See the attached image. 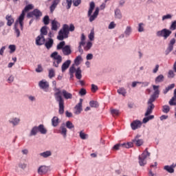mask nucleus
Listing matches in <instances>:
<instances>
[{"label": "nucleus", "instance_id": "a878e982", "mask_svg": "<svg viewBox=\"0 0 176 176\" xmlns=\"http://www.w3.org/2000/svg\"><path fill=\"white\" fill-rule=\"evenodd\" d=\"M38 126H34L32 130L30 131L29 137H32V135H36V134H38Z\"/></svg>", "mask_w": 176, "mask_h": 176}, {"label": "nucleus", "instance_id": "58836bf2", "mask_svg": "<svg viewBox=\"0 0 176 176\" xmlns=\"http://www.w3.org/2000/svg\"><path fill=\"white\" fill-rule=\"evenodd\" d=\"M65 126L67 129H69V130L75 128V125H74V124L71 121H67Z\"/></svg>", "mask_w": 176, "mask_h": 176}, {"label": "nucleus", "instance_id": "338daca9", "mask_svg": "<svg viewBox=\"0 0 176 176\" xmlns=\"http://www.w3.org/2000/svg\"><path fill=\"white\" fill-rule=\"evenodd\" d=\"M14 33L16 35V38L20 37V30L19 28H14Z\"/></svg>", "mask_w": 176, "mask_h": 176}, {"label": "nucleus", "instance_id": "a211bd4d", "mask_svg": "<svg viewBox=\"0 0 176 176\" xmlns=\"http://www.w3.org/2000/svg\"><path fill=\"white\" fill-rule=\"evenodd\" d=\"M58 25H60L58 21H56V19L52 20L51 22V30L52 31H57V30H58Z\"/></svg>", "mask_w": 176, "mask_h": 176}, {"label": "nucleus", "instance_id": "5701e85b", "mask_svg": "<svg viewBox=\"0 0 176 176\" xmlns=\"http://www.w3.org/2000/svg\"><path fill=\"white\" fill-rule=\"evenodd\" d=\"M60 134L63 138H67V128H65V124L63 123L60 126Z\"/></svg>", "mask_w": 176, "mask_h": 176}, {"label": "nucleus", "instance_id": "4d7b16f0", "mask_svg": "<svg viewBox=\"0 0 176 176\" xmlns=\"http://www.w3.org/2000/svg\"><path fill=\"white\" fill-rule=\"evenodd\" d=\"M82 3V0H73L74 6H79Z\"/></svg>", "mask_w": 176, "mask_h": 176}, {"label": "nucleus", "instance_id": "e433bc0d", "mask_svg": "<svg viewBox=\"0 0 176 176\" xmlns=\"http://www.w3.org/2000/svg\"><path fill=\"white\" fill-rule=\"evenodd\" d=\"M40 156H42L43 157H49V156H52V151H47L45 152H43L41 153H40Z\"/></svg>", "mask_w": 176, "mask_h": 176}, {"label": "nucleus", "instance_id": "423d86ee", "mask_svg": "<svg viewBox=\"0 0 176 176\" xmlns=\"http://www.w3.org/2000/svg\"><path fill=\"white\" fill-rule=\"evenodd\" d=\"M173 34V32L169 29L164 28L162 30H159L156 32V35L159 37H162L164 39H167L170 35Z\"/></svg>", "mask_w": 176, "mask_h": 176}, {"label": "nucleus", "instance_id": "c03bdc74", "mask_svg": "<svg viewBox=\"0 0 176 176\" xmlns=\"http://www.w3.org/2000/svg\"><path fill=\"white\" fill-rule=\"evenodd\" d=\"M169 30L170 31H175V30H176V20L172 21L171 25L169 28Z\"/></svg>", "mask_w": 176, "mask_h": 176}, {"label": "nucleus", "instance_id": "cd10ccee", "mask_svg": "<svg viewBox=\"0 0 176 176\" xmlns=\"http://www.w3.org/2000/svg\"><path fill=\"white\" fill-rule=\"evenodd\" d=\"M75 76L76 79H78V80L82 79V69H80V67H78L76 69Z\"/></svg>", "mask_w": 176, "mask_h": 176}, {"label": "nucleus", "instance_id": "bf43d9fd", "mask_svg": "<svg viewBox=\"0 0 176 176\" xmlns=\"http://www.w3.org/2000/svg\"><path fill=\"white\" fill-rule=\"evenodd\" d=\"M126 144V149H129V148H133L134 146V142H128Z\"/></svg>", "mask_w": 176, "mask_h": 176}, {"label": "nucleus", "instance_id": "2eb2a0df", "mask_svg": "<svg viewBox=\"0 0 176 176\" xmlns=\"http://www.w3.org/2000/svg\"><path fill=\"white\" fill-rule=\"evenodd\" d=\"M175 167L176 164L174 165V164L170 166L166 165L164 167V170H165L166 171H167V173H169L170 174H173V173H174L175 171L174 168H175Z\"/></svg>", "mask_w": 176, "mask_h": 176}, {"label": "nucleus", "instance_id": "864d4df0", "mask_svg": "<svg viewBox=\"0 0 176 176\" xmlns=\"http://www.w3.org/2000/svg\"><path fill=\"white\" fill-rule=\"evenodd\" d=\"M8 49H10V53H14L16 52V46L14 45H10Z\"/></svg>", "mask_w": 176, "mask_h": 176}, {"label": "nucleus", "instance_id": "39448f33", "mask_svg": "<svg viewBox=\"0 0 176 176\" xmlns=\"http://www.w3.org/2000/svg\"><path fill=\"white\" fill-rule=\"evenodd\" d=\"M148 156H151V153L148 151V148H146L142 155L138 157L139 164L141 167H144V166L146 164V160H145V159H146Z\"/></svg>", "mask_w": 176, "mask_h": 176}, {"label": "nucleus", "instance_id": "b1692460", "mask_svg": "<svg viewBox=\"0 0 176 176\" xmlns=\"http://www.w3.org/2000/svg\"><path fill=\"white\" fill-rule=\"evenodd\" d=\"M54 60H56V62H54L53 66L56 68H58V64H60L61 61H63V57L61 56V55H58V56L56 57Z\"/></svg>", "mask_w": 176, "mask_h": 176}, {"label": "nucleus", "instance_id": "a19ab883", "mask_svg": "<svg viewBox=\"0 0 176 176\" xmlns=\"http://www.w3.org/2000/svg\"><path fill=\"white\" fill-rule=\"evenodd\" d=\"M162 112H164V113H168V112H170V106L164 105L162 107Z\"/></svg>", "mask_w": 176, "mask_h": 176}, {"label": "nucleus", "instance_id": "f3484780", "mask_svg": "<svg viewBox=\"0 0 176 176\" xmlns=\"http://www.w3.org/2000/svg\"><path fill=\"white\" fill-rule=\"evenodd\" d=\"M49 171V166H46L45 165L41 166L38 169V174H46Z\"/></svg>", "mask_w": 176, "mask_h": 176}, {"label": "nucleus", "instance_id": "c9c22d12", "mask_svg": "<svg viewBox=\"0 0 176 176\" xmlns=\"http://www.w3.org/2000/svg\"><path fill=\"white\" fill-rule=\"evenodd\" d=\"M43 23L45 25H49V23H50V18L49 17V15H45L43 18Z\"/></svg>", "mask_w": 176, "mask_h": 176}, {"label": "nucleus", "instance_id": "0eeeda50", "mask_svg": "<svg viewBox=\"0 0 176 176\" xmlns=\"http://www.w3.org/2000/svg\"><path fill=\"white\" fill-rule=\"evenodd\" d=\"M35 17L36 20H39L41 17H42V12L38 8H35L33 11L30 12L27 14L28 19H31L32 17Z\"/></svg>", "mask_w": 176, "mask_h": 176}, {"label": "nucleus", "instance_id": "7c9ffc66", "mask_svg": "<svg viewBox=\"0 0 176 176\" xmlns=\"http://www.w3.org/2000/svg\"><path fill=\"white\" fill-rule=\"evenodd\" d=\"M89 106L91 108H98V107H100V104L97 100H91L89 102Z\"/></svg>", "mask_w": 176, "mask_h": 176}, {"label": "nucleus", "instance_id": "1a4fd4ad", "mask_svg": "<svg viewBox=\"0 0 176 176\" xmlns=\"http://www.w3.org/2000/svg\"><path fill=\"white\" fill-rule=\"evenodd\" d=\"M142 124V122L140 120H136L133 121L131 123V127L132 130H137V129H140Z\"/></svg>", "mask_w": 176, "mask_h": 176}, {"label": "nucleus", "instance_id": "aec40b11", "mask_svg": "<svg viewBox=\"0 0 176 176\" xmlns=\"http://www.w3.org/2000/svg\"><path fill=\"white\" fill-rule=\"evenodd\" d=\"M60 1L58 0H54L52 5L50 7V12L53 13L54 10H56V8H57V6L58 5Z\"/></svg>", "mask_w": 176, "mask_h": 176}, {"label": "nucleus", "instance_id": "69168bd1", "mask_svg": "<svg viewBox=\"0 0 176 176\" xmlns=\"http://www.w3.org/2000/svg\"><path fill=\"white\" fill-rule=\"evenodd\" d=\"M142 25H144V23H139V25H138V32H143L144 27Z\"/></svg>", "mask_w": 176, "mask_h": 176}, {"label": "nucleus", "instance_id": "09e8293b", "mask_svg": "<svg viewBox=\"0 0 176 176\" xmlns=\"http://www.w3.org/2000/svg\"><path fill=\"white\" fill-rule=\"evenodd\" d=\"M111 115H113V116H119V110L116 109H113L111 110Z\"/></svg>", "mask_w": 176, "mask_h": 176}, {"label": "nucleus", "instance_id": "6ab92c4d", "mask_svg": "<svg viewBox=\"0 0 176 176\" xmlns=\"http://www.w3.org/2000/svg\"><path fill=\"white\" fill-rule=\"evenodd\" d=\"M6 20H7V25H8V27H12V25L14 23V19H13L12 15H6Z\"/></svg>", "mask_w": 176, "mask_h": 176}, {"label": "nucleus", "instance_id": "9b49d317", "mask_svg": "<svg viewBox=\"0 0 176 176\" xmlns=\"http://www.w3.org/2000/svg\"><path fill=\"white\" fill-rule=\"evenodd\" d=\"M32 9H34V6L32 4H28L25 6L20 16L22 17H25V13H27V12H30V10H32Z\"/></svg>", "mask_w": 176, "mask_h": 176}, {"label": "nucleus", "instance_id": "6e6d98bb", "mask_svg": "<svg viewBox=\"0 0 176 176\" xmlns=\"http://www.w3.org/2000/svg\"><path fill=\"white\" fill-rule=\"evenodd\" d=\"M125 35H130L131 34V27L127 26L125 31H124Z\"/></svg>", "mask_w": 176, "mask_h": 176}, {"label": "nucleus", "instance_id": "5fc2aeb1", "mask_svg": "<svg viewBox=\"0 0 176 176\" xmlns=\"http://www.w3.org/2000/svg\"><path fill=\"white\" fill-rule=\"evenodd\" d=\"M175 42H176V40L175 38H171L168 46H170V47L174 48V45H175Z\"/></svg>", "mask_w": 176, "mask_h": 176}, {"label": "nucleus", "instance_id": "8fccbe9b", "mask_svg": "<svg viewBox=\"0 0 176 176\" xmlns=\"http://www.w3.org/2000/svg\"><path fill=\"white\" fill-rule=\"evenodd\" d=\"M76 72V68H75V65H72L69 69V74H75Z\"/></svg>", "mask_w": 176, "mask_h": 176}, {"label": "nucleus", "instance_id": "f03ea898", "mask_svg": "<svg viewBox=\"0 0 176 176\" xmlns=\"http://www.w3.org/2000/svg\"><path fill=\"white\" fill-rule=\"evenodd\" d=\"M75 31V25L71 23L69 25L68 24H64L62 29L58 32V35L57 36V39L58 41H64L66 38H68L70 32H74Z\"/></svg>", "mask_w": 176, "mask_h": 176}, {"label": "nucleus", "instance_id": "4c0bfd02", "mask_svg": "<svg viewBox=\"0 0 176 176\" xmlns=\"http://www.w3.org/2000/svg\"><path fill=\"white\" fill-rule=\"evenodd\" d=\"M40 32L41 35H47V26L44 25L43 26L41 30H40Z\"/></svg>", "mask_w": 176, "mask_h": 176}, {"label": "nucleus", "instance_id": "79ce46f5", "mask_svg": "<svg viewBox=\"0 0 176 176\" xmlns=\"http://www.w3.org/2000/svg\"><path fill=\"white\" fill-rule=\"evenodd\" d=\"M173 50H174V48L168 45V47L165 50V56H168Z\"/></svg>", "mask_w": 176, "mask_h": 176}, {"label": "nucleus", "instance_id": "0e129e2a", "mask_svg": "<svg viewBox=\"0 0 176 176\" xmlns=\"http://www.w3.org/2000/svg\"><path fill=\"white\" fill-rule=\"evenodd\" d=\"M115 27H116V24L115 23V22L112 21L109 23L108 28L109 30H113Z\"/></svg>", "mask_w": 176, "mask_h": 176}, {"label": "nucleus", "instance_id": "72a5a7b5", "mask_svg": "<svg viewBox=\"0 0 176 176\" xmlns=\"http://www.w3.org/2000/svg\"><path fill=\"white\" fill-rule=\"evenodd\" d=\"M24 19H25V16H21L20 15L19 25L21 31H23L24 30Z\"/></svg>", "mask_w": 176, "mask_h": 176}, {"label": "nucleus", "instance_id": "680f3d73", "mask_svg": "<svg viewBox=\"0 0 176 176\" xmlns=\"http://www.w3.org/2000/svg\"><path fill=\"white\" fill-rule=\"evenodd\" d=\"M43 72V68L42 65H38L37 68L36 69V72L41 73Z\"/></svg>", "mask_w": 176, "mask_h": 176}, {"label": "nucleus", "instance_id": "774afa93", "mask_svg": "<svg viewBox=\"0 0 176 176\" xmlns=\"http://www.w3.org/2000/svg\"><path fill=\"white\" fill-rule=\"evenodd\" d=\"M87 135L82 131L80 132V138L81 140H86Z\"/></svg>", "mask_w": 176, "mask_h": 176}, {"label": "nucleus", "instance_id": "603ef678", "mask_svg": "<svg viewBox=\"0 0 176 176\" xmlns=\"http://www.w3.org/2000/svg\"><path fill=\"white\" fill-rule=\"evenodd\" d=\"M173 19V15L170 14H168L164 15L162 16V21H164V20H168V19Z\"/></svg>", "mask_w": 176, "mask_h": 176}, {"label": "nucleus", "instance_id": "e2e57ef3", "mask_svg": "<svg viewBox=\"0 0 176 176\" xmlns=\"http://www.w3.org/2000/svg\"><path fill=\"white\" fill-rule=\"evenodd\" d=\"M175 76V74H174V71L173 70H169L168 73V78H174Z\"/></svg>", "mask_w": 176, "mask_h": 176}, {"label": "nucleus", "instance_id": "c756f323", "mask_svg": "<svg viewBox=\"0 0 176 176\" xmlns=\"http://www.w3.org/2000/svg\"><path fill=\"white\" fill-rule=\"evenodd\" d=\"M155 83H162V82H164V76L163 74H160L155 79Z\"/></svg>", "mask_w": 176, "mask_h": 176}, {"label": "nucleus", "instance_id": "37998d69", "mask_svg": "<svg viewBox=\"0 0 176 176\" xmlns=\"http://www.w3.org/2000/svg\"><path fill=\"white\" fill-rule=\"evenodd\" d=\"M92 46H93V43H91V41H88L87 43V45L84 47V49H85V50H90V49H91Z\"/></svg>", "mask_w": 176, "mask_h": 176}, {"label": "nucleus", "instance_id": "4468645a", "mask_svg": "<svg viewBox=\"0 0 176 176\" xmlns=\"http://www.w3.org/2000/svg\"><path fill=\"white\" fill-rule=\"evenodd\" d=\"M151 113H149L148 115H146V112L144 113L145 118H143L142 120V123L144 124L148 123L149 120H153V119H155V116L151 115Z\"/></svg>", "mask_w": 176, "mask_h": 176}, {"label": "nucleus", "instance_id": "9d476101", "mask_svg": "<svg viewBox=\"0 0 176 176\" xmlns=\"http://www.w3.org/2000/svg\"><path fill=\"white\" fill-rule=\"evenodd\" d=\"M141 137V135H137L134 139L132 140L133 142H135L136 146H141L144 145V140L138 139Z\"/></svg>", "mask_w": 176, "mask_h": 176}, {"label": "nucleus", "instance_id": "de8ad7c7", "mask_svg": "<svg viewBox=\"0 0 176 176\" xmlns=\"http://www.w3.org/2000/svg\"><path fill=\"white\" fill-rule=\"evenodd\" d=\"M118 94H121L122 96H123L124 97V96H126V89H124V88H120L119 89H118Z\"/></svg>", "mask_w": 176, "mask_h": 176}, {"label": "nucleus", "instance_id": "dca6fc26", "mask_svg": "<svg viewBox=\"0 0 176 176\" xmlns=\"http://www.w3.org/2000/svg\"><path fill=\"white\" fill-rule=\"evenodd\" d=\"M71 60H67L65 63H63L61 66L62 72H65L68 68H69V65H71Z\"/></svg>", "mask_w": 176, "mask_h": 176}, {"label": "nucleus", "instance_id": "2f4dec72", "mask_svg": "<svg viewBox=\"0 0 176 176\" xmlns=\"http://www.w3.org/2000/svg\"><path fill=\"white\" fill-rule=\"evenodd\" d=\"M39 86L41 87V89H47L49 87V83L47 81L41 80L39 82Z\"/></svg>", "mask_w": 176, "mask_h": 176}, {"label": "nucleus", "instance_id": "c85d7f7f", "mask_svg": "<svg viewBox=\"0 0 176 176\" xmlns=\"http://www.w3.org/2000/svg\"><path fill=\"white\" fill-rule=\"evenodd\" d=\"M114 13H115L116 19H118L119 20H120L122 19V12H120V9L116 8L114 10Z\"/></svg>", "mask_w": 176, "mask_h": 176}, {"label": "nucleus", "instance_id": "13d9d810", "mask_svg": "<svg viewBox=\"0 0 176 176\" xmlns=\"http://www.w3.org/2000/svg\"><path fill=\"white\" fill-rule=\"evenodd\" d=\"M88 38H89V41H94V31H91L90 34L88 36Z\"/></svg>", "mask_w": 176, "mask_h": 176}, {"label": "nucleus", "instance_id": "f704fd0d", "mask_svg": "<svg viewBox=\"0 0 176 176\" xmlns=\"http://www.w3.org/2000/svg\"><path fill=\"white\" fill-rule=\"evenodd\" d=\"M66 46L65 45V41H60L56 46V50H63L64 47Z\"/></svg>", "mask_w": 176, "mask_h": 176}, {"label": "nucleus", "instance_id": "393cba45", "mask_svg": "<svg viewBox=\"0 0 176 176\" xmlns=\"http://www.w3.org/2000/svg\"><path fill=\"white\" fill-rule=\"evenodd\" d=\"M58 123H60V119H58V117H53V118L52 119V124L53 127H57L58 126Z\"/></svg>", "mask_w": 176, "mask_h": 176}, {"label": "nucleus", "instance_id": "ea45409f", "mask_svg": "<svg viewBox=\"0 0 176 176\" xmlns=\"http://www.w3.org/2000/svg\"><path fill=\"white\" fill-rule=\"evenodd\" d=\"M82 56L78 55V56H76V58L74 59V64H76V65H80V61H82Z\"/></svg>", "mask_w": 176, "mask_h": 176}, {"label": "nucleus", "instance_id": "052dcab7", "mask_svg": "<svg viewBox=\"0 0 176 176\" xmlns=\"http://www.w3.org/2000/svg\"><path fill=\"white\" fill-rule=\"evenodd\" d=\"M91 90L93 93H96V91H97V90H98V87L94 84H92Z\"/></svg>", "mask_w": 176, "mask_h": 176}, {"label": "nucleus", "instance_id": "7ed1b4c3", "mask_svg": "<svg viewBox=\"0 0 176 176\" xmlns=\"http://www.w3.org/2000/svg\"><path fill=\"white\" fill-rule=\"evenodd\" d=\"M95 8L96 3L94 1H91L89 3V8L87 13V16L89 17L90 23H93V21L96 20V17L98 16V14L100 13V8L98 7L95 9V11L93 13V10H94Z\"/></svg>", "mask_w": 176, "mask_h": 176}, {"label": "nucleus", "instance_id": "473e14b6", "mask_svg": "<svg viewBox=\"0 0 176 176\" xmlns=\"http://www.w3.org/2000/svg\"><path fill=\"white\" fill-rule=\"evenodd\" d=\"M159 85H153V89L154 90L153 95L154 96H158L160 94V90H159Z\"/></svg>", "mask_w": 176, "mask_h": 176}, {"label": "nucleus", "instance_id": "49530a36", "mask_svg": "<svg viewBox=\"0 0 176 176\" xmlns=\"http://www.w3.org/2000/svg\"><path fill=\"white\" fill-rule=\"evenodd\" d=\"M169 105L171 107L176 105V98L175 96L172 97V98L169 100Z\"/></svg>", "mask_w": 176, "mask_h": 176}, {"label": "nucleus", "instance_id": "412c9836", "mask_svg": "<svg viewBox=\"0 0 176 176\" xmlns=\"http://www.w3.org/2000/svg\"><path fill=\"white\" fill-rule=\"evenodd\" d=\"M20 122H21L20 118H16V117L9 120V123L12 124V126H18V124H19Z\"/></svg>", "mask_w": 176, "mask_h": 176}, {"label": "nucleus", "instance_id": "6e6552de", "mask_svg": "<svg viewBox=\"0 0 176 176\" xmlns=\"http://www.w3.org/2000/svg\"><path fill=\"white\" fill-rule=\"evenodd\" d=\"M45 35L40 34L36 38V45L37 46H42V45H45Z\"/></svg>", "mask_w": 176, "mask_h": 176}, {"label": "nucleus", "instance_id": "20e7f679", "mask_svg": "<svg viewBox=\"0 0 176 176\" xmlns=\"http://www.w3.org/2000/svg\"><path fill=\"white\" fill-rule=\"evenodd\" d=\"M156 98H159V96L152 94L150 96V98L147 102L148 107L146 111V115H149V113H152L153 112V109H155V104L153 102L156 101Z\"/></svg>", "mask_w": 176, "mask_h": 176}, {"label": "nucleus", "instance_id": "4be33fe9", "mask_svg": "<svg viewBox=\"0 0 176 176\" xmlns=\"http://www.w3.org/2000/svg\"><path fill=\"white\" fill-rule=\"evenodd\" d=\"M37 129L38 130V132L41 133V134H47V129L45 128V125L43 124H39L37 126Z\"/></svg>", "mask_w": 176, "mask_h": 176}, {"label": "nucleus", "instance_id": "f8f14e48", "mask_svg": "<svg viewBox=\"0 0 176 176\" xmlns=\"http://www.w3.org/2000/svg\"><path fill=\"white\" fill-rule=\"evenodd\" d=\"M54 43V40L52 38H48L47 41L44 43L45 47L47 50H50L52 47H53V45Z\"/></svg>", "mask_w": 176, "mask_h": 176}, {"label": "nucleus", "instance_id": "a18cd8bd", "mask_svg": "<svg viewBox=\"0 0 176 176\" xmlns=\"http://www.w3.org/2000/svg\"><path fill=\"white\" fill-rule=\"evenodd\" d=\"M79 96H86L87 94V91H86V89L81 88L78 92Z\"/></svg>", "mask_w": 176, "mask_h": 176}, {"label": "nucleus", "instance_id": "3c124183", "mask_svg": "<svg viewBox=\"0 0 176 176\" xmlns=\"http://www.w3.org/2000/svg\"><path fill=\"white\" fill-rule=\"evenodd\" d=\"M56 74L54 73V69H50L49 70V78L52 79V78H54Z\"/></svg>", "mask_w": 176, "mask_h": 176}, {"label": "nucleus", "instance_id": "ddd939ff", "mask_svg": "<svg viewBox=\"0 0 176 176\" xmlns=\"http://www.w3.org/2000/svg\"><path fill=\"white\" fill-rule=\"evenodd\" d=\"M62 52L64 54V56H69L72 53V50H71V45H66L64 46L63 50H62Z\"/></svg>", "mask_w": 176, "mask_h": 176}, {"label": "nucleus", "instance_id": "f257e3e1", "mask_svg": "<svg viewBox=\"0 0 176 176\" xmlns=\"http://www.w3.org/2000/svg\"><path fill=\"white\" fill-rule=\"evenodd\" d=\"M58 91L55 93V98L56 100L57 101V102H58V113L59 115H63L64 114V98L65 100H72V94L67 91V90L63 89L61 91H60V89H58ZM61 93L63 96L64 97V98H63V96H61Z\"/></svg>", "mask_w": 176, "mask_h": 176}, {"label": "nucleus", "instance_id": "bb28decb", "mask_svg": "<svg viewBox=\"0 0 176 176\" xmlns=\"http://www.w3.org/2000/svg\"><path fill=\"white\" fill-rule=\"evenodd\" d=\"M75 109H76L75 113L76 115H79L81 113L82 111H83V109L82 108V104H80V103H78L76 106H75Z\"/></svg>", "mask_w": 176, "mask_h": 176}]
</instances>
